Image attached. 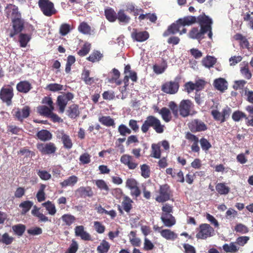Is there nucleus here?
<instances>
[{"label":"nucleus","mask_w":253,"mask_h":253,"mask_svg":"<svg viewBox=\"0 0 253 253\" xmlns=\"http://www.w3.org/2000/svg\"><path fill=\"white\" fill-rule=\"evenodd\" d=\"M151 126L158 133H162L164 131L165 126L162 125L160 121L153 116H149L146 118L141 129L143 133H146Z\"/></svg>","instance_id":"nucleus-1"},{"label":"nucleus","mask_w":253,"mask_h":253,"mask_svg":"<svg viewBox=\"0 0 253 253\" xmlns=\"http://www.w3.org/2000/svg\"><path fill=\"white\" fill-rule=\"evenodd\" d=\"M38 5L43 14L47 17H50L57 12L54 4L49 0H39Z\"/></svg>","instance_id":"nucleus-2"},{"label":"nucleus","mask_w":253,"mask_h":253,"mask_svg":"<svg viewBox=\"0 0 253 253\" xmlns=\"http://www.w3.org/2000/svg\"><path fill=\"white\" fill-rule=\"evenodd\" d=\"M194 104L189 100H183L179 105V112L183 117H186L191 114Z\"/></svg>","instance_id":"nucleus-3"},{"label":"nucleus","mask_w":253,"mask_h":253,"mask_svg":"<svg viewBox=\"0 0 253 253\" xmlns=\"http://www.w3.org/2000/svg\"><path fill=\"white\" fill-rule=\"evenodd\" d=\"M13 88L8 85L3 86L0 91V98L2 101L5 102L7 105L11 104V99L13 97Z\"/></svg>","instance_id":"nucleus-4"},{"label":"nucleus","mask_w":253,"mask_h":253,"mask_svg":"<svg viewBox=\"0 0 253 253\" xmlns=\"http://www.w3.org/2000/svg\"><path fill=\"white\" fill-rule=\"evenodd\" d=\"M37 147L39 151L43 155L53 154L57 150L55 144L52 142L38 143Z\"/></svg>","instance_id":"nucleus-5"},{"label":"nucleus","mask_w":253,"mask_h":253,"mask_svg":"<svg viewBox=\"0 0 253 253\" xmlns=\"http://www.w3.org/2000/svg\"><path fill=\"white\" fill-rule=\"evenodd\" d=\"M179 83L176 81H169L162 85L161 90L169 94L176 93L179 89Z\"/></svg>","instance_id":"nucleus-6"},{"label":"nucleus","mask_w":253,"mask_h":253,"mask_svg":"<svg viewBox=\"0 0 253 253\" xmlns=\"http://www.w3.org/2000/svg\"><path fill=\"white\" fill-rule=\"evenodd\" d=\"M55 133L57 138L61 140L65 148L70 149L72 147V140L70 136L66 133L64 130H57Z\"/></svg>","instance_id":"nucleus-7"},{"label":"nucleus","mask_w":253,"mask_h":253,"mask_svg":"<svg viewBox=\"0 0 253 253\" xmlns=\"http://www.w3.org/2000/svg\"><path fill=\"white\" fill-rule=\"evenodd\" d=\"M4 13L8 18L13 20L21 17V13L18 11L17 6L12 4H8L4 8Z\"/></svg>","instance_id":"nucleus-8"},{"label":"nucleus","mask_w":253,"mask_h":253,"mask_svg":"<svg viewBox=\"0 0 253 253\" xmlns=\"http://www.w3.org/2000/svg\"><path fill=\"white\" fill-rule=\"evenodd\" d=\"M132 40L137 42H143L149 38V34L147 31H140L137 29H133L131 33Z\"/></svg>","instance_id":"nucleus-9"},{"label":"nucleus","mask_w":253,"mask_h":253,"mask_svg":"<svg viewBox=\"0 0 253 253\" xmlns=\"http://www.w3.org/2000/svg\"><path fill=\"white\" fill-rule=\"evenodd\" d=\"M212 228L208 224H202L200 226L198 232L196 234V237L200 239H205L211 236Z\"/></svg>","instance_id":"nucleus-10"},{"label":"nucleus","mask_w":253,"mask_h":253,"mask_svg":"<svg viewBox=\"0 0 253 253\" xmlns=\"http://www.w3.org/2000/svg\"><path fill=\"white\" fill-rule=\"evenodd\" d=\"M170 191L169 187L167 185L160 186L159 195L156 198V200L158 202H164L169 200L170 198Z\"/></svg>","instance_id":"nucleus-11"},{"label":"nucleus","mask_w":253,"mask_h":253,"mask_svg":"<svg viewBox=\"0 0 253 253\" xmlns=\"http://www.w3.org/2000/svg\"><path fill=\"white\" fill-rule=\"evenodd\" d=\"M121 162L126 166L129 169H134L138 166V163L132 156L127 154L123 155L120 159Z\"/></svg>","instance_id":"nucleus-12"},{"label":"nucleus","mask_w":253,"mask_h":253,"mask_svg":"<svg viewBox=\"0 0 253 253\" xmlns=\"http://www.w3.org/2000/svg\"><path fill=\"white\" fill-rule=\"evenodd\" d=\"M154 229L160 232L161 236L167 240L173 241L177 238V234L169 229L161 230V227L157 225L154 226Z\"/></svg>","instance_id":"nucleus-13"},{"label":"nucleus","mask_w":253,"mask_h":253,"mask_svg":"<svg viewBox=\"0 0 253 253\" xmlns=\"http://www.w3.org/2000/svg\"><path fill=\"white\" fill-rule=\"evenodd\" d=\"M30 112V108L25 106L22 108H17L14 111V116L19 121H22L24 119L29 117Z\"/></svg>","instance_id":"nucleus-14"},{"label":"nucleus","mask_w":253,"mask_h":253,"mask_svg":"<svg viewBox=\"0 0 253 253\" xmlns=\"http://www.w3.org/2000/svg\"><path fill=\"white\" fill-rule=\"evenodd\" d=\"M13 32L10 33V37H13L15 35L20 33L23 28V22L21 20V16L12 20Z\"/></svg>","instance_id":"nucleus-15"},{"label":"nucleus","mask_w":253,"mask_h":253,"mask_svg":"<svg viewBox=\"0 0 253 253\" xmlns=\"http://www.w3.org/2000/svg\"><path fill=\"white\" fill-rule=\"evenodd\" d=\"M189 127L193 131H204L207 129L205 123L198 120L192 121L190 124Z\"/></svg>","instance_id":"nucleus-16"},{"label":"nucleus","mask_w":253,"mask_h":253,"mask_svg":"<svg viewBox=\"0 0 253 253\" xmlns=\"http://www.w3.org/2000/svg\"><path fill=\"white\" fill-rule=\"evenodd\" d=\"M197 22L200 24V28H206L207 27L211 26L212 24V21L211 18L205 14L200 15L197 17Z\"/></svg>","instance_id":"nucleus-17"},{"label":"nucleus","mask_w":253,"mask_h":253,"mask_svg":"<svg viewBox=\"0 0 253 253\" xmlns=\"http://www.w3.org/2000/svg\"><path fill=\"white\" fill-rule=\"evenodd\" d=\"M205 31L203 28L202 29L200 28L199 30L198 28H193L189 33L188 36L191 39L201 40L204 38Z\"/></svg>","instance_id":"nucleus-18"},{"label":"nucleus","mask_w":253,"mask_h":253,"mask_svg":"<svg viewBox=\"0 0 253 253\" xmlns=\"http://www.w3.org/2000/svg\"><path fill=\"white\" fill-rule=\"evenodd\" d=\"M181 25L177 22V20L175 23L171 24L169 26L167 30L163 33L164 37H167L170 35H174L179 32Z\"/></svg>","instance_id":"nucleus-19"},{"label":"nucleus","mask_w":253,"mask_h":253,"mask_svg":"<svg viewBox=\"0 0 253 253\" xmlns=\"http://www.w3.org/2000/svg\"><path fill=\"white\" fill-rule=\"evenodd\" d=\"M78 179L77 176L71 175L60 182V184L62 187H73L77 183Z\"/></svg>","instance_id":"nucleus-20"},{"label":"nucleus","mask_w":253,"mask_h":253,"mask_svg":"<svg viewBox=\"0 0 253 253\" xmlns=\"http://www.w3.org/2000/svg\"><path fill=\"white\" fill-rule=\"evenodd\" d=\"M214 86L218 90L223 91L227 88V82L223 78L215 79L213 83Z\"/></svg>","instance_id":"nucleus-21"},{"label":"nucleus","mask_w":253,"mask_h":253,"mask_svg":"<svg viewBox=\"0 0 253 253\" xmlns=\"http://www.w3.org/2000/svg\"><path fill=\"white\" fill-rule=\"evenodd\" d=\"M216 62V59L211 56L208 55L202 60V65L206 68L212 67Z\"/></svg>","instance_id":"nucleus-22"},{"label":"nucleus","mask_w":253,"mask_h":253,"mask_svg":"<svg viewBox=\"0 0 253 253\" xmlns=\"http://www.w3.org/2000/svg\"><path fill=\"white\" fill-rule=\"evenodd\" d=\"M37 136L38 138L42 141H46L51 139L52 137V134L48 130L42 129L39 131Z\"/></svg>","instance_id":"nucleus-23"},{"label":"nucleus","mask_w":253,"mask_h":253,"mask_svg":"<svg viewBox=\"0 0 253 253\" xmlns=\"http://www.w3.org/2000/svg\"><path fill=\"white\" fill-rule=\"evenodd\" d=\"M197 19L194 16H187L183 18H180L177 20L181 26H189L197 22Z\"/></svg>","instance_id":"nucleus-24"},{"label":"nucleus","mask_w":253,"mask_h":253,"mask_svg":"<svg viewBox=\"0 0 253 253\" xmlns=\"http://www.w3.org/2000/svg\"><path fill=\"white\" fill-rule=\"evenodd\" d=\"M76 193L81 197H91L93 192L89 187H81L76 190Z\"/></svg>","instance_id":"nucleus-25"},{"label":"nucleus","mask_w":253,"mask_h":253,"mask_svg":"<svg viewBox=\"0 0 253 253\" xmlns=\"http://www.w3.org/2000/svg\"><path fill=\"white\" fill-rule=\"evenodd\" d=\"M234 39L236 41H239L240 45L242 48H250V44L248 40L246 38V37H244L241 34H236L234 36Z\"/></svg>","instance_id":"nucleus-26"},{"label":"nucleus","mask_w":253,"mask_h":253,"mask_svg":"<svg viewBox=\"0 0 253 253\" xmlns=\"http://www.w3.org/2000/svg\"><path fill=\"white\" fill-rule=\"evenodd\" d=\"M16 88L19 92L27 93L31 89V85L28 82H21L17 84Z\"/></svg>","instance_id":"nucleus-27"},{"label":"nucleus","mask_w":253,"mask_h":253,"mask_svg":"<svg viewBox=\"0 0 253 253\" xmlns=\"http://www.w3.org/2000/svg\"><path fill=\"white\" fill-rule=\"evenodd\" d=\"M159 113L161 115L163 120L168 123L171 120L172 116L170 111L166 107L162 108L159 111Z\"/></svg>","instance_id":"nucleus-28"},{"label":"nucleus","mask_w":253,"mask_h":253,"mask_svg":"<svg viewBox=\"0 0 253 253\" xmlns=\"http://www.w3.org/2000/svg\"><path fill=\"white\" fill-rule=\"evenodd\" d=\"M19 206V208L21 209V213L25 214L28 212L33 206V202L31 201H25L21 202Z\"/></svg>","instance_id":"nucleus-29"},{"label":"nucleus","mask_w":253,"mask_h":253,"mask_svg":"<svg viewBox=\"0 0 253 253\" xmlns=\"http://www.w3.org/2000/svg\"><path fill=\"white\" fill-rule=\"evenodd\" d=\"M117 19L121 23L125 24L128 23L130 21V18L126 15L124 10H120L117 14Z\"/></svg>","instance_id":"nucleus-30"},{"label":"nucleus","mask_w":253,"mask_h":253,"mask_svg":"<svg viewBox=\"0 0 253 253\" xmlns=\"http://www.w3.org/2000/svg\"><path fill=\"white\" fill-rule=\"evenodd\" d=\"M215 189L220 195H227L230 191V188L224 183H219L215 186Z\"/></svg>","instance_id":"nucleus-31"},{"label":"nucleus","mask_w":253,"mask_h":253,"mask_svg":"<svg viewBox=\"0 0 253 253\" xmlns=\"http://www.w3.org/2000/svg\"><path fill=\"white\" fill-rule=\"evenodd\" d=\"M40 209L38 208L36 206H34L32 210L31 211L32 214L35 216L37 217L42 221H47L48 218L40 211Z\"/></svg>","instance_id":"nucleus-32"},{"label":"nucleus","mask_w":253,"mask_h":253,"mask_svg":"<svg viewBox=\"0 0 253 253\" xmlns=\"http://www.w3.org/2000/svg\"><path fill=\"white\" fill-rule=\"evenodd\" d=\"M42 206L44 207L48 213L51 215H54L56 212L55 206L54 204L49 201L43 203L42 204Z\"/></svg>","instance_id":"nucleus-33"},{"label":"nucleus","mask_w":253,"mask_h":253,"mask_svg":"<svg viewBox=\"0 0 253 253\" xmlns=\"http://www.w3.org/2000/svg\"><path fill=\"white\" fill-rule=\"evenodd\" d=\"M54 109V107H47L42 105L38 107V111L41 115L47 117L51 112H53Z\"/></svg>","instance_id":"nucleus-34"},{"label":"nucleus","mask_w":253,"mask_h":253,"mask_svg":"<svg viewBox=\"0 0 253 253\" xmlns=\"http://www.w3.org/2000/svg\"><path fill=\"white\" fill-rule=\"evenodd\" d=\"M132 200L127 196H125L124 198L123 201L122 203V205L123 209L127 212L130 211L132 209Z\"/></svg>","instance_id":"nucleus-35"},{"label":"nucleus","mask_w":253,"mask_h":253,"mask_svg":"<svg viewBox=\"0 0 253 253\" xmlns=\"http://www.w3.org/2000/svg\"><path fill=\"white\" fill-rule=\"evenodd\" d=\"M151 156L156 159H159L161 157V151L160 146L159 144H152L151 145Z\"/></svg>","instance_id":"nucleus-36"},{"label":"nucleus","mask_w":253,"mask_h":253,"mask_svg":"<svg viewBox=\"0 0 253 253\" xmlns=\"http://www.w3.org/2000/svg\"><path fill=\"white\" fill-rule=\"evenodd\" d=\"M45 187V185L43 184H40L39 190L36 194V198L39 202H42L45 200V193L44 192Z\"/></svg>","instance_id":"nucleus-37"},{"label":"nucleus","mask_w":253,"mask_h":253,"mask_svg":"<svg viewBox=\"0 0 253 253\" xmlns=\"http://www.w3.org/2000/svg\"><path fill=\"white\" fill-rule=\"evenodd\" d=\"M105 15L106 19L111 22H113L117 19V15L115 11L112 8H108L105 10Z\"/></svg>","instance_id":"nucleus-38"},{"label":"nucleus","mask_w":253,"mask_h":253,"mask_svg":"<svg viewBox=\"0 0 253 253\" xmlns=\"http://www.w3.org/2000/svg\"><path fill=\"white\" fill-rule=\"evenodd\" d=\"M99 121L102 125L107 126H114L115 125L114 120L110 116H102L99 118Z\"/></svg>","instance_id":"nucleus-39"},{"label":"nucleus","mask_w":253,"mask_h":253,"mask_svg":"<svg viewBox=\"0 0 253 253\" xmlns=\"http://www.w3.org/2000/svg\"><path fill=\"white\" fill-rule=\"evenodd\" d=\"M110 246L106 240H103L100 245L97 248V251L98 253H107Z\"/></svg>","instance_id":"nucleus-40"},{"label":"nucleus","mask_w":253,"mask_h":253,"mask_svg":"<svg viewBox=\"0 0 253 253\" xmlns=\"http://www.w3.org/2000/svg\"><path fill=\"white\" fill-rule=\"evenodd\" d=\"M82 79L87 84L90 85L94 83L93 78L89 77V71L87 70L83 71L82 74Z\"/></svg>","instance_id":"nucleus-41"},{"label":"nucleus","mask_w":253,"mask_h":253,"mask_svg":"<svg viewBox=\"0 0 253 253\" xmlns=\"http://www.w3.org/2000/svg\"><path fill=\"white\" fill-rule=\"evenodd\" d=\"M68 116L71 118H75L79 115V110L78 106L77 105L73 104L68 110Z\"/></svg>","instance_id":"nucleus-42"},{"label":"nucleus","mask_w":253,"mask_h":253,"mask_svg":"<svg viewBox=\"0 0 253 253\" xmlns=\"http://www.w3.org/2000/svg\"><path fill=\"white\" fill-rule=\"evenodd\" d=\"M63 97L64 96L62 95H59L57 99V105L59 106L60 112L62 113L64 112L67 104V102Z\"/></svg>","instance_id":"nucleus-43"},{"label":"nucleus","mask_w":253,"mask_h":253,"mask_svg":"<svg viewBox=\"0 0 253 253\" xmlns=\"http://www.w3.org/2000/svg\"><path fill=\"white\" fill-rule=\"evenodd\" d=\"M12 228L15 234L21 236L25 231L26 227L23 224H19L13 226Z\"/></svg>","instance_id":"nucleus-44"},{"label":"nucleus","mask_w":253,"mask_h":253,"mask_svg":"<svg viewBox=\"0 0 253 253\" xmlns=\"http://www.w3.org/2000/svg\"><path fill=\"white\" fill-rule=\"evenodd\" d=\"M78 30L84 34H89L91 31V27L87 23L83 22L79 26Z\"/></svg>","instance_id":"nucleus-45"},{"label":"nucleus","mask_w":253,"mask_h":253,"mask_svg":"<svg viewBox=\"0 0 253 253\" xmlns=\"http://www.w3.org/2000/svg\"><path fill=\"white\" fill-rule=\"evenodd\" d=\"M138 19L140 21L148 19L151 22L155 23L157 20V17L155 14L146 13L140 14L138 17Z\"/></svg>","instance_id":"nucleus-46"},{"label":"nucleus","mask_w":253,"mask_h":253,"mask_svg":"<svg viewBox=\"0 0 253 253\" xmlns=\"http://www.w3.org/2000/svg\"><path fill=\"white\" fill-rule=\"evenodd\" d=\"M223 249L226 253H234L238 250L237 246L233 243H231L229 244H225L223 246Z\"/></svg>","instance_id":"nucleus-47"},{"label":"nucleus","mask_w":253,"mask_h":253,"mask_svg":"<svg viewBox=\"0 0 253 253\" xmlns=\"http://www.w3.org/2000/svg\"><path fill=\"white\" fill-rule=\"evenodd\" d=\"M141 175L144 178L149 177L150 175V167L146 164H143L140 166Z\"/></svg>","instance_id":"nucleus-48"},{"label":"nucleus","mask_w":253,"mask_h":253,"mask_svg":"<svg viewBox=\"0 0 253 253\" xmlns=\"http://www.w3.org/2000/svg\"><path fill=\"white\" fill-rule=\"evenodd\" d=\"M102 57V54L100 52L96 51L91 54L87 59L92 62H95L98 61Z\"/></svg>","instance_id":"nucleus-49"},{"label":"nucleus","mask_w":253,"mask_h":253,"mask_svg":"<svg viewBox=\"0 0 253 253\" xmlns=\"http://www.w3.org/2000/svg\"><path fill=\"white\" fill-rule=\"evenodd\" d=\"M30 40V37L27 34H21L19 35V42L20 46L23 47L26 46Z\"/></svg>","instance_id":"nucleus-50"},{"label":"nucleus","mask_w":253,"mask_h":253,"mask_svg":"<svg viewBox=\"0 0 253 253\" xmlns=\"http://www.w3.org/2000/svg\"><path fill=\"white\" fill-rule=\"evenodd\" d=\"M118 131L122 136H126L127 134H129L131 133V129L124 124H121L119 126Z\"/></svg>","instance_id":"nucleus-51"},{"label":"nucleus","mask_w":253,"mask_h":253,"mask_svg":"<svg viewBox=\"0 0 253 253\" xmlns=\"http://www.w3.org/2000/svg\"><path fill=\"white\" fill-rule=\"evenodd\" d=\"M71 28L69 24H63L59 28V33L62 36H65L67 35L71 31Z\"/></svg>","instance_id":"nucleus-52"},{"label":"nucleus","mask_w":253,"mask_h":253,"mask_svg":"<svg viewBox=\"0 0 253 253\" xmlns=\"http://www.w3.org/2000/svg\"><path fill=\"white\" fill-rule=\"evenodd\" d=\"M63 88V86L62 85L55 83L49 84L46 86V89L53 92L61 90Z\"/></svg>","instance_id":"nucleus-53"},{"label":"nucleus","mask_w":253,"mask_h":253,"mask_svg":"<svg viewBox=\"0 0 253 253\" xmlns=\"http://www.w3.org/2000/svg\"><path fill=\"white\" fill-rule=\"evenodd\" d=\"M42 229L39 227H32L27 230V233L30 235L37 236L42 234Z\"/></svg>","instance_id":"nucleus-54"},{"label":"nucleus","mask_w":253,"mask_h":253,"mask_svg":"<svg viewBox=\"0 0 253 253\" xmlns=\"http://www.w3.org/2000/svg\"><path fill=\"white\" fill-rule=\"evenodd\" d=\"M90 44L85 43L83 47L78 51V53L80 56H84L86 55L90 51Z\"/></svg>","instance_id":"nucleus-55"},{"label":"nucleus","mask_w":253,"mask_h":253,"mask_svg":"<svg viewBox=\"0 0 253 253\" xmlns=\"http://www.w3.org/2000/svg\"><path fill=\"white\" fill-rule=\"evenodd\" d=\"M37 174L41 179L43 180H48L51 178V174L46 170H39Z\"/></svg>","instance_id":"nucleus-56"},{"label":"nucleus","mask_w":253,"mask_h":253,"mask_svg":"<svg viewBox=\"0 0 253 253\" xmlns=\"http://www.w3.org/2000/svg\"><path fill=\"white\" fill-rule=\"evenodd\" d=\"M95 183L97 187L100 190H104L105 191H108L109 189L106 183L103 180L98 179L95 180Z\"/></svg>","instance_id":"nucleus-57"},{"label":"nucleus","mask_w":253,"mask_h":253,"mask_svg":"<svg viewBox=\"0 0 253 253\" xmlns=\"http://www.w3.org/2000/svg\"><path fill=\"white\" fill-rule=\"evenodd\" d=\"M246 117L245 113L239 111L234 112L232 116V119L235 122H239L241 119Z\"/></svg>","instance_id":"nucleus-58"},{"label":"nucleus","mask_w":253,"mask_h":253,"mask_svg":"<svg viewBox=\"0 0 253 253\" xmlns=\"http://www.w3.org/2000/svg\"><path fill=\"white\" fill-rule=\"evenodd\" d=\"M235 230L236 232L241 234H245L249 232L248 228L241 223L238 224L235 227Z\"/></svg>","instance_id":"nucleus-59"},{"label":"nucleus","mask_w":253,"mask_h":253,"mask_svg":"<svg viewBox=\"0 0 253 253\" xmlns=\"http://www.w3.org/2000/svg\"><path fill=\"white\" fill-rule=\"evenodd\" d=\"M200 143L203 150L207 151L211 147V145L209 141L205 138L201 139Z\"/></svg>","instance_id":"nucleus-60"},{"label":"nucleus","mask_w":253,"mask_h":253,"mask_svg":"<svg viewBox=\"0 0 253 253\" xmlns=\"http://www.w3.org/2000/svg\"><path fill=\"white\" fill-rule=\"evenodd\" d=\"M138 185V183L136 181V180L132 178H128L126 182V187L128 188L129 189H131L132 188H134Z\"/></svg>","instance_id":"nucleus-61"},{"label":"nucleus","mask_w":253,"mask_h":253,"mask_svg":"<svg viewBox=\"0 0 253 253\" xmlns=\"http://www.w3.org/2000/svg\"><path fill=\"white\" fill-rule=\"evenodd\" d=\"M80 161L83 164H87L90 162V156L87 153L81 155L79 158Z\"/></svg>","instance_id":"nucleus-62"},{"label":"nucleus","mask_w":253,"mask_h":253,"mask_svg":"<svg viewBox=\"0 0 253 253\" xmlns=\"http://www.w3.org/2000/svg\"><path fill=\"white\" fill-rule=\"evenodd\" d=\"M242 75L247 79L249 80L252 78V75L248 67H244L241 69Z\"/></svg>","instance_id":"nucleus-63"},{"label":"nucleus","mask_w":253,"mask_h":253,"mask_svg":"<svg viewBox=\"0 0 253 253\" xmlns=\"http://www.w3.org/2000/svg\"><path fill=\"white\" fill-rule=\"evenodd\" d=\"M78 249V245L75 241H72L70 247L66 253H76Z\"/></svg>","instance_id":"nucleus-64"}]
</instances>
